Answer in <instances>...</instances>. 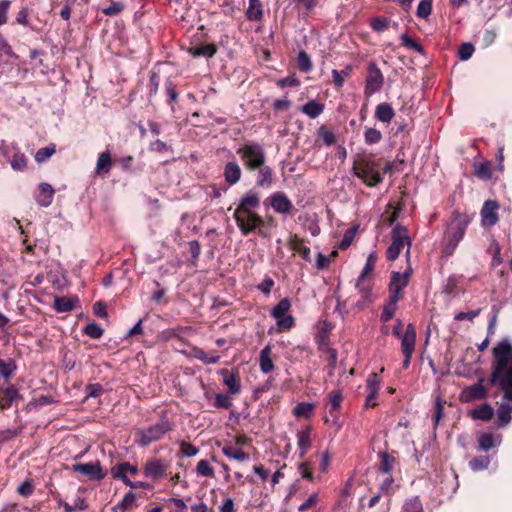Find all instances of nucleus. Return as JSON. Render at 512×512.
Returning a JSON list of instances; mask_svg holds the SVG:
<instances>
[{
  "instance_id": "aec40b11",
  "label": "nucleus",
  "mask_w": 512,
  "mask_h": 512,
  "mask_svg": "<svg viewBox=\"0 0 512 512\" xmlns=\"http://www.w3.org/2000/svg\"><path fill=\"white\" fill-rule=\"evenodd\" d=\"M256 171L258 172L256 186L265 189L271 188L274 183L273 169L264 163L263 166L261 168H257Z\"/></svg>"
},
{
  "instance_id": "423d86ee",
  "label": "nucleus",
  "mask_w": 512,
  "mask_h": 512,
  "mask_svg": "<svg viewBox=\"0 0 512 512\" xmlns=\"http://www.w3.org/2000/svg\"><path fill=\"white\" fill-rule=\"evenodd\" d=\"M392 243L387 248L386 258L394 261L398 258L404 245L411 246V239L408 235V229L400 224H396L391 232Z\"/></svg>"
},
{
  "instance_id": "6e6d98bb",
  "label": "nucleus",
  "mask_w": 512,
  "mask_h": 512,
  "mask_svg": "<svg viewBox=\"0 0 512 512\" xmlns=\"http://www.w3.org/2000/svg\"><path fill=\"white\" fill-rule=\"evenodd\" d=\"M376 261H377L376 254L374 252L370 253L367 257L364 268H363L361 274L359 275L358 279L366 280L367 276L374 270Z\"/></svg>"
},
{
  "instance_id": "e2e57ef3",
  "label": "nucleus",
  "mask_w": 512,
  "mask_h": 512,
  "mask_svg": "<svg viewBox=\"0 0 512 512\" xmlns=\"http://www.w3.org/2000/svg\"><path fill=\"white\" fill-rule=\"evenodd\" d=\"M474 51L475 48L471 43H463L459 47L458 57L462 61H467L472 57Z\"/></svg>"
},
{
  "instance_id": "13d9d810",
  "label": "nucleus",
  "mask_w": 512,
  "mask_h": 512,
  "mask_svg": "<svg viewBox=\"0 0 512 512\" xmlns=\"http://www.w3.org/2000/svg\"><path fill=\"white\" fill-rule=\"evenodd\" d=\"M84 334L92 339H99L104 334V329L96 323H89L84 328Z\"/></svg>"
},
{
  "instance_id": "c03bdc74",
  "label": "nucleus",
  "mask_w": 512,
  "mask_h": 512,
  "mask_svg": "<svg viewBox=\"0 0 512 512\" xmlns=\"http://www.w3.org/2000/svg\"><path fill=\"white\" fill-rule=\"evenodd\" d=\"M137 506L136 504V494L132 491L127 492L122 500L115 506V510L126 511L130 510L133 507Z\"/></svg>"
},
{
  "instance_id": "f8f14e48",
  "label": "nucleus",
  "mask_w": 512,
  "mask_h": 512,
  "mask_svg": "<svg viewBox=\"0 0 512 512\" xmlns=\"http://www.w3.org/2000/svg\"><path fill=\"white\" fill-rule=\"evenodd\" d=\"M169 463L162 458H151L143 466V474L154 480L161 479L167 475Z\"/></svg>"
},
{
  "instance_id": "f3484780",
  "label": "nucleus",
  "mask_w": 512,
  "mask_h": 512,
  "mask_svg": "<svg viewBox=\"0 0 512 512\" xmlns=\"http://www.w3.org/2000/svg\"><path fill=\"white\" fill-rule=\"evenodd\" d=\"M329 399V414L332 417V422L334 425H336L338 428H340L339 424V416L337 415V411L340 410L341 404L343 402V395L340 390H333L328 395Z\"/></svg>"
},
{
  "instance_id": "5fc2aeb1",
  "label": "nucleus",
  "mask_w": 512,
  "mask_h": 512,
  "mask_svg": "<svg viewBox=\"0 0 512 512\" xmlns=\"http://www.w3.org/2000/svg\"><path fill=\"white\" fill-rule=\"evenodd\" d=\"M10 164L15 171H24L27 167V157L24 153L17 152L12 156Z\"/></svg>"
},
{
  "instance_id": "09e8293b",
  "label": "nucleus",
  "mask_w": 512,
  "mask_h": 512,
  "mask_svg": "<svg viewBox=\"0 0 512 512\" xmlns=\"http://www.w3.org/2000/svg\"><path fill=\"white\" fill-rule=\"evenodd\" d=\"M56 152V145L54 143L49 144L46 147L40 148L35 154V161L37 163H43L49 159Z\"/></svg>"
},
{
  "instance_id": "5701e85b",
  "label": "nucleus",
  "mask_w": 512,
  "mask_h": 512,
  "mask_svg": "<svg viewBox=\"0 0 512 512\" xmlns=\"http://www.w3.org/2000/svg\"><path fill=\"white\" fill-rule=\"evenodd\" d=\"M224 179L227 184L235 185L242 177V170L236 161H229L224 166Z\"/></svg>"
},
{
  "instance_id": "39448f33",
  "label": "nucleus",
  "mask_w": 512,
  "mask_h": 512,
  "mask_svg": "<svg viewBox=\"0 0 512 512\" xmlns=\"http://www.w3.org/2000/svg\"><path fill=\"white\" fill-rule=\"evenodd\" d=\"M173 430V423L168 419L165 412L162 413L160 420L146 429L139 430L138 444L147 447L151 443L161 440L165 434Z\"/></svg>"
},
{
  "instance_id": "37998d69",
  "label": "nucleus",
  "mask_w": 512,
  "mask_h": 512,
  "mask_svg": "<svg viewBox=\"0 0 512 512\" xmlns=\"http://www.w3.org/2000/svg\"><path fill=\"white\" fill-rule=\"evenodd\" d=\"M16 363L13 359H0V376L8 381L16 370Z\"/></svg>"
},
{
  "instance_id": "473e14b6",
  "label": "nucleus",
  "mask_w": 512,
  "mask_h": 512,
  "mask_svg": "<svg viewBox=\"0 0 512 512\" xmlns=\"http://www.w3.org/2000/svg\"><path fill=\"white\" fill-rule=\"evenodd\" d=\"M324 104L319 103L315 100L308 101L306 104L300 107V111L310 117L311 119H315L320 116L324 111Z\"/></svg>"
},
{
  "instance_id": "4be33fe9",
  "label": "nucleus",
  "mask_w": 512,
  "mask_h": 512,
  "mask_svg": "<svg viewBox=\"0 0 512 512\" xmlns=\"http://www.w3.org/2000/svg\"><path fill=\"white\" fill-rule=\"evenodd\" d=\"M220 374L223 375V383L227 386L229 394H239L241 391V382L238 373L229 372L227 369H222Z\"/></svg>"
},
{
  "instance_id": "f03ea898",
  "label": "nucleus",
  "mask_w": 512,
  "mask_h": 512,
  "mask_svg": "<svg viewBox=\"0 0 512 512\" xmlns=\"http://www.w3.org/2000/svg\"><path fill=\"white\" fill-rule=\"evenodd\" d=\"M261 204V195L256 188H251L239 199L233 217L242 235L247 236L256 232L262 238H268L266 227H276L277 223L272 215L263 218L257 213Z\"/></svg>"
},
{
  "instance_id": "4468645a",
  "label": "nucleus",
  "mask_w": 512,
  "mask_h": 512,
  "mask_svg": "<svg viewBox=\"0 0 512 512\" xmlns=\"http://www.w3.org/2000/svg\"><path fill=\"white\" fill-rule=\"evenodd\" d=\"M499 208V204L494 200H487L485 201L482 209H481V220L482 225L485 227H492L494 226L498 220V213L497 210Z\"/></svg>"
},
{
  "instance_id": "cd10ccee",
  "label": "nucleus",
  "mask_w": 512,
  "mask_h": 512,
  "mask_svg": "<svg viewBox=\"0 0 512 512\" xmlns=\"http://www.w3.org/2000/svg\"><path fill=\"white\" fill-rule=\"evenodd\" d=\"M222 453L229 459H233L239 462L247 461L250 456L247 452L241 448H236L232 444H225L222 448Z\"/></svg>"
},
{
  "instance_id": "680f3d73",
  "label": "nucleus",
  "mask_w": 512,
  "mask_h": 512,
  "mask_svg": "<svg viewBox=\"0 0 512 512\" xmlns=\"http://www.w3.org/2000/svg\"><path fill=\"white\" fill-rule=\"evenodd\" d=\"M380 378L377 373L372 372L368 375L366 387L368 392L378 393L380 390Z\"/></svg>"
},
{
  "instance_id": "0e129e2a",
  "label": "nucleus",
  "mask_w": 512,
  "mask_h": 512,
  "mask_svg": "<svg viewBox=\"0 0 512 512\" xmlns=\"http://www.w3.org/2000/svg\"><path fill=\"white\" fill-rule=\"evenodd\" d=\"M124 7V4L121 2L111 1L108 7L102 9V13L109 17L116 16L124 10Z\"/></svg>"
},
{
  "instance_id": "864d4df0",
  "label": "nucleus",
  "mask_w": 512,
  "mask_h": 512,
  "mask_svg": "<svg viewBox=\"0 0 512 512\" xmlns=\"http://www.w3.org/2000/svg\"><path fill=\"white\" fill-rule=\"evenodd\" d=\"M318 136L325 146H331L336 142L335 134L324 125L319 127Z\"/></svg>"
},
{
  "instance_id": "49530a36",
  "label": "nucleus",
  "mask_w": 512,
  "mask_h": 512,
  "mask_svg": "<svg viewBox=\"0 0 512 512\" xmlns=\"http://www.w3.org/2000/svg\"><path fill=\"white\" fill-rule=\"evenodd\" d=\"M401 45L407 49L416 51L420 54H424V48L423 46L417 42L416 40L412 39L407 33L402 34L400 36Z\"/></svg>"
},
{
  "instance_id": "0eeeda50",
  "label": "nucleus",
  "mask_w": 512,
  "mask_h": 512,
  "mask_svg": "<svg viewBox=\"0 0 512 512\" xmlns=\"http://www.w3.org/2000/svg\"><path fill=\"white\" fill-rule=\"evenodd\" d=\"M468 224L469 218L467 215L459 212L453 213L451 222L447 228L449 246H452L453 249L464 237Z\"/></svg>"
},
{
  "instance_id": "7c9ffc66",
  "label": "nucleus",
  "mask_w": 512,
  "mask_h": 512,
  "mask_svg": "<svg viewBox=\"0 0 512 512\" xmlns=\"http://www.w3.org/2000/svg\"><path fill=\"white\" fill-rule=\"evenodd\" d=\"M311 430L312 428L307 426L297 434L298 448L300 450L301 457H304L308 449L311 447Z\"/></svg>"
},
{
  "instance_id": "79ce46f5",
  "label": "nucleus",
  "mask_w": 512,
  "mask_h": 512,
  "mask_svg": "<svg viewBox=\"0 0 512 512\" xmlns=\"http://www.w3.org/2000/svg\"><path fill=\"white\" fill-rule=\"evenodd\" d=\"M290 308V300L288 298H283L273 307L271 315L276 319H280L287 314Z\"/></svg>"
},
{
  "instance_id": "603ef678",
  "label": "nucleus",
  "mask_w": 512,
  "mask_h": 512,
  "mask_svg": "<svg viewBox=\"0 0 512 512\" xmlns=\"http://www.w3.org/2000/svg\"><path fill=\"white\" fill-rule=\"evenodd\" d=\"M196 473L200 476L213 478L215 476L214 468L207 460H200L196 465Z\"/></svg>"
},
{
  "instance_id": "58836bf2",
  "label": "nucleus",
  "mask_w": 512,
  "mask_h": 512,
  "mask_svg": "<svg viewBox=\"0 0 512 512\" xmlns=\"http://www.w3.org/2000/svg\"><path fill=\"white\" fill-rule=\"evenodd\" d=\"M110 474L113 479L121 480L126 486L130 481L126 470V462L118 463L111 467Z\"/></svg>"
},
{
  "instance_id": "bb28decb",
  "label": "nucleus",
  "mask_w": 512,
  "mask_h": 512,
  "mask_svg": "<svg viewBox=\"0 0 512 512\" xmlns=\"http://www.w3.org/2000/svg\"><path fill=\"white\" fill-rule=\"evenodd\" d=\"M111 167H112L111 153L108 150L100 153L97 158L96 173L98 175H107V174H109Z\"/></svg>"
},
{
  "instance_id": "de8ad7c7",
  "label": "nucleus",
  "mask_w": 512,
  "mask_h": 512,
  "mask_svg": "<svg viewBox=\"0 0 512 512\" xmlns=\"http://www.w3.org/2000/svg\"><path fill=\"white\" fill-rule=\"evenodd\" d=\"M490 464V457L487 455H480L472 458L469 461V467L473 471H481L488 468Z\"/></svg>"
},
{
  "instance_id": "e433bc0d",
  "label": "nucleus",
  "mask_w": 512,
  "mask_h": 512,
  "mask_svg": "<svg viewBox=\"0 0 512 512\" xmlns=\"http://www.w3.org/2000/svg\"><path fill=\"white\" fill-rule=\"evenodd\" d=\"M296 66L299 69V71L303 73H309L312 70L313 64L310 56L306 51L301 50L298 53L296 58Z\"/></svg>"
},
{
  "instance_id": "dca6fc26",
  "label": "nucleus",
  "mask_w": 512,
  "mask_h": 512,
  "mask_svg": "<svg viewBox=\"0 0 512 512\" xmlns=\"http://www.w3.org/2000/svg\"><path fill=\"white\" fill-rule=\"evenodd\" d=\"M355 287L361 294V298L356 303L357 307L363 309L373 302L371 281L357 279Z\"/></svg>"
},
{
  "instance_id": "4c0bfd02",
  "label": "nucleus",
  "mask_w": 512,
  "mask_h": 512,
  "mask_svg": "<svg viewBox=\"0 0 512 512\" xmlns=\"http://www.w3.org/2000/svg\"><path fill=\"white\" fill-rule=\"evenodd\" d=\"M398 302L399 301H396V300H393L390 298L387 299V302L384 305L382 313L380 315V320L382 322L386 323L394 317L395 312L398 309V305H397Z\"/></svg>"
},
{
  "instance_id": "ddd939ff",
  "label": "nucleus",
  "mask_w": 512,
  "mask_h": 512,
  "mask_svg": "<svg viewBox=\"0 0 512 512\" xmlns=\"http://www.w3.org/2000/svg\"><path fill=\"white\" fill-rule=\"evenodd\" d=\"M72 470L75 472H80L92 481H101L107 475V471L103 470L99 461L90 463H76L72 466Z\"/></svg>"
},
{
  "instance_id": "a18cd8bd",
  "label": "nucleus",
  "mask_w": 512,
  "mask_h": 512,
  "mask_svg": "<svg viewBox=\"0 0 512 512\" xmlns=\"http://www.w3.org/2000/svg\"><path fill=\"white\" fill-rule=\"evenodd\" d=\"M160 85V76L155 71H150L149 73V83L147 85L148 89V99L151 100L154 96L157 95L158 89Z\"/></svg>"
},
{
  "instance_id": "2eb2a0df",
  "label": "nucleus",
  "mask_w": 512,
  "mask_h": 512,
  "mask_svg": "<svg viewBox=\"0 0 512 512\" xmlns=\"http://www.w3.org/2000/svg\"><path fill=\"white\" fill-rule=\"evenodd\" d=\"M287 244L289 248L294 253H298L303 260L311 262V250L305 245L304 239L297 234H291L287 240Z\"/></svg>"
},
{
  "instance_id": "6e6552de",
  "label": "nucleus",
  "mask_w": 512,
  "mask_h": 512,
  "mask_svg": "<svg viewBox=\"0 0 512 512\" xmlns=\"http://www.w3.org/2000/svg\"><path fill=\"white\" fill-rule=\"evenodd\" d=\"M410 277L411 268L405 270L404 273L393 271L388 285V298L396 301L402 300L404 298V289L408 286Z\"/></svg>"
},
{
  "instance_id": "a211bd4d",
  "label": "nucleus",
  "mask_w": 512,
  "mask_h": 512,
  "mask_svg": "<svg viewBox=\"0 0 512 512\" xmlns=\"http://www.w3.org/2000/svg\"><path fill=\"white\" fill-rule=\"evenodd\" d=\"M21 398L22 397L19 394V391L15 385H9L6 388H1L0 389V409H2V410L9 409L15 400L21 399Z\"/></svg>"
},
{
  "instance_id": "a878e982",
  "label": "nucleus",
  "mask_w": 512,
  "mask_h": 512,
  "mask_svg": "<svg viewBox=\"0 0 512 512\" xmlns=\"http://www.w3.org/2000/svg\"><path fill=\"white\" fill-rule=\"evenodd\" d=\"M375 118L383 123H390L395 116V111L391 104L383 102L375 108Z\"/></svg>"
},
{
  "instance_id": "412c9836",
  "label": "nucleus",
  "mask_w": 512,
  "mask_h": 512,
  "mask_svg": "<svg viewBox=\"0 0 512 512\" xmlns=\"http://www.w3.org/2000/svg\"><path fill=\"white\" fill-rule=\"evenodd\" d=\"M401 206L394 207L391 203L388 204L387 209L381 214L378 227L385 229L394 225L399 217Z\"/></svg>"
},
{
  "instance_id": "bf43d9fd",
  "label": "nucleus",
  "mask_w": 512,
  "mask_h": 512,
  "mask_svg": "<svg viewBox=\"0 0 512 512\" xmlns=\"http://www.w3.org/2000/svg\"><path fill=\"white\" fill-rule=\"evenodd\" d=\"M233 403L231 401V398L227 394L223 393H217L215 395V401L214 406L218 409H230L232 407Z\"/></svg>"
},
{
  "instance_id": "6ab92c4d",
  "label": "nucleus",
  "mask_w": 512,
  "mask_h": 512,
  "mask_svg": "<svg viewBox=\"0 0 512 512\" xmlns=\"http://www.w3.org/2000/svg\"><path fill=\"white\" fill-rule=\"evenodd\" d=\"M402 353H414L416 345V329L413 324L409 323L405 333L400 337Z\"/></svg>"
},
{
  "instance_id": "ea45409f",
  "label": "nucleus",
  "mask_w": 512,
  "mask_h": 512,
  "mask_svg": "<svg viewBox=\"0 0 512 512\" xmlns=\"http://www.w3.org/2000/svg\"><path fill=\"white\" fill-rule=\"evenodd\" d=\"M478 450L487 452L496 446V439L492 433H483L478 439Z\"/></svg>"
},
{
  "instance_id": "f257e3e1",
  "label": "nucleus",
  "mask_w": 512,
  "mask_h": 512,
  "mask_svg": "<svg viewBox=\"0 0 512 512\" xmlns=\"http://www.w3.org/2000/svg\"><path fill=\"white\" fill-rule=\"evenodd\" d=\"M489 386H496L503 393L497 408V426L503 428L512 419V342L505 338L492 348Z\"/></svg>"
},
{
  "instance_id": "7ed1b4c3",
  "label": "nucleus",
  "mask_w": 512,
  "mask_h": 512,
  "mask_svg": "<svg viewBox=\"0 0 512 512\" xmlns=\"http://www.w3.org/2000/svg\"><path fill=\"white\" fill-rule=\"evenodd\" d=\"M379 161L368 156L359 157L353 163V173L368 187H374L382 183L383 176L379 171Z\"/></svg>"
},
{
  "instance_id": "052dcab7",
  "label": "nucleus",
  "mask_w": 512,
  "mask_h": 512,
  "mask_svg": "<svg viewBox=\"0 0 512 512\" xmlns=\"http://www.w3.org/2000/svg\"><path fill=\"white\" fill-rule=\"evenodd\" d=\"M390 20L385 17H375L371 20L370 26L376 32H383L389 28Z\"/></svg>"
},
{
  "instance_id": "f704fd0d",
  "label": "nucleus",
  "mask_w": 512,
  "mask_h": 512,
  "mask_svg": "<svg viewBox=\"0 0 512 512\" xmlns=\"http://www.w3.org/2000/svg\"><path fill=\"white\" fill-rule=\"evenodd\" d=\"M494 409L488 403H483L478 406L476 409L472 410L471 416L473 419H478L482 421H489L493 417Z\"/></svg>"
},
{
  "instance_id": "69168bd1",
  "label": "nucleus",
  "mask_w": 512,
  "mask_h": 512,
  "mask_svg": "<svg viewBox=\"0 0 512 512\" xmlns=\"http://www.w3.org/2000/svg\"><path fill=\"white\" fill-rule=\"evenodd\" d=\"M35 486L32 479L25 480L18 488L17 492L23 497H29L34 493Z\"/></svg>"
},
{
  "instance_id": "c756f323",
  "label": "nucleus",
  "mask_w": 512,
  "mask_h": 512,
  "mask_svg": "<svg viewBox=\"0 0 512 512\" xmlns=\"http://www.w3.org/2000/svg\"><path fill=\"white\" fill-rule=\"evenodd\" d=\"M271 354H272V349L269 345L264 347L260 351V355H259L260 370L265 374L270 373L274 369V364H273V361L271 358Z\"/></svg>"
},
{
  "instance_id": "9b49d317",
  "label": "nucleus",
  "mask_w": 512,
  "mask_h": 512,
  "mask_svg": "<svg viewBox=\"0 0 512 512\" xmlns=\"http://www.w3.org/2000/svg\"><path fill=\"white\" fill-rule=\"evenodd\" d=\"M264 205H270L278 214L290 215L294 210V205L288 196L281 191L275 192L267 197Z\"/></svg>"
},
{
  "instance_id": "a19ab883",
  "label": "nucleus",
  "mask_w": 512,
  "mask_h": 512,
  "mask_svg": "<svg viewBox=\"0 0 512 512\" xmlns=\"http://www.w3.org/2000/svg\"><path fill=\"white\" fill-rule=\"evenodd\" d=\"M165 93L167 95V104L171 106L173 110L174 104L178 102L179 93L176 89V84H174V82L169 79L165 82Z\"/></svg>"
},
{
  "instance_id": "1a4fd4ad",
  "label": "nucleus",
  "mask_w": 512,
  "mask_h": 512,
  "mask_svg": "<svg viewBox=\"0 0 512 512\" xmlns=\"http://www.w3.org/2000/svg\"><path fill=\"white\" fill-rule=\"evenodd\" d=\"M384 84V76L375 62H370L367 66V76L365 79L364 96L370 98L378 93Z\"/></svg>"
},
{
  "instance_id": "b1692460",
  "label": "nucleus",
  "mask_w": 512,
  "mask_h": 512,
  "mask_svg": "<svg viewBox=\"0 0 512 512\" xmlns=\"http://www.w3.org/2000/svg\"><path fill=\"white\" fill-rule=\"evenodd\" d=\"M218 51V47L214 43L209 44H202L195 47H190L188 49V52L190 55H192L194 58L197 57H206V58H212L216 55Z\"/></svg>"
},
{
  "instance_id": "72a5a7b5",
  "label": "nucleus",
  "mask_w": 512,
  "mask_h": 512,
  "mask_svg": "<svg viewBox=\"0 0 512 512\" xmlns=\"http://www.w3.org/2000/svg\"><path fill=\"white\" fill-rule=\"evenodd\" d=\"M246 17L250 21H262L263 5L260 0H249Z\"/></svg>"
},
{
  "instance_id": "8fccbe9b",
  "label": "nucleus",
  "mask_w": 512,
  "mask_h": 512,
  "mask_svg": "<svg viewBox=\"0 0 512 512\" xmlns=\"http://www.w3.org/2000/svg\"><path fill=\"white\" fill-rule=\"evenodd\" d=\"M402 512H424L419 497L415 496L407 499L402 507Z\"/></svg>"
},
{
  "instance_id": "4d7b16f0",
  "label": "nucleus",
  "mask_w": 512,
  "mask_h": 512,
  "mask_svg": "<svg viewBox=\"0 0 512 512\" xmlns=\"http://www.w3.org/2000/svg\"><path fill=\"white\" fill-rule=\"evenodd\" d=\"M432 4L433 0H421L416 11L417 17L426 19L432 12Z\"/></svg>"
},
{
  "instance_id": "3c124183",
  "label": "nucleus",
  "mask_w": 512,
  "mask_h": 512,
  "mask_svg": "<svg viewBox=\"0 0 512 512\" xmlns=\"http://www.w3.org/2000/svg\"><path fill=\"white\" fill-rule=\"evenodd\" d=\"M364 140L368 145L377 144L382 140V133L376 128L367 127L364 131Z\"/></svg>"
},
{
  "instance_id": "2f4dec72",
  "label": "nucleus",
  "mask_w": 512,
  "mask_h": 512,
  "mask_svg": "<svg viewBox=\"0 0 512 512\" xmlns=\"http://www.w3.org/2000/svg\"><path fill=\"white\" fill-rule=\"evenodd\" d=\"M39 189L40 195L37 199V202L42 207H48L53 201L55 190L48 183H41Z\"/></svg>"
},
{
  "instance_id": "20e7f679",
  "label": "nucleus",
  "mask_w": 512,
  "mask_h": 512,
  "mask_svg": "<svg viewBox=\"0 0 512 512\" xmlns=\"http://www.w3.org/2000/svg\"><path fill=\"white\" fill-rule=\"evenodd\" d=\"M244 168L249 172L256 171L266 163V151L262 144L256 141H248L242 144L237 150Z\"/></svg>"
},
{
  "instance_id": "774afa93",
  "label": "nucleus",
  "mask_w": 512,
  "mask_h": 512,
  "mask_svg": "<svg viewBox=\"0 0 512 512\" xmlns=\"http://www.w3.org/2000/svg\"><path fill=\"white\" fill-rule=\"evenodd\" d=\"M148 149L151 152L165 153L170 150L171 147L162 140L156 139L155 141L150 142Z\"/></svg>"
},
{
  "instance_id": "c9c22d12",
  "label": "nucleus",
  "mask_w": 512,
  "mask_h": 512,
  "mask_svg": "<svg viewBox=\"0 0 512 512\" xmlns=\"http://www.w3.org/2000/svg\"><path fill=\"white\" fill-rule=\"evenodd\" d=\"M315 405L309 402H300L293 408V414L297 418L310 419L314 413Z\"/></svg>"
},
{
  "instance_id": "9d476101",
  "label": "nucleus",
  "mask_w": 512,
  "mask_h": 512,
  "mask_svg": "<svg viewBox=\"0 0 512 512\" xmlns=\"http://www.w3.org/2000/svg\"><path fill=\"white\" fill-rule=\"evenodd\" d=\"M488 397V389L484 386V378L480 377L475 384L464 387L459 395L462 403L484 400Z\"/></svg>"
},
{
  "instance_id": "338daca9",
  "label": "nucleus",
  "mask_w": 512,
  "mask_h": 512,
  "mask_svg": "<svg viewBox=\"0 0 512 512\" xmlns=\"http://www.w3.org/2000/svg\"><path fill=\"white\" fill-rule=\"evenodd\" d=\"M475 175L480 179L488 180L491 178V165L489 162H484L476 167Z\"/></svg>"
},
{
  "instance_id": "c85d7f7f",
  "label": "nucleus",
  "mask_w": 512,
  "mask_h": 512,
  "mask_svg": "<svg viewBox=\"0 0 512 512\" xmlns=\"http://www.w3.org/2000/svg\"><path fill=\"white\" fill-rule=\"evenodd\" d=\"M379 471L383 474H391L394 465L397 463L396 458L386 451L379 452Z\"/></svg>"
},
{
  "instance_id": "393cba45",
  "label": "nucleus",
  "mask_w": 512,
  "mask_h": 512,
  "mask_svg": "<svg viewBox=\"0 0 512 512\" xmlns=\"http://www.w3.org/2000/svg\"><path fill=\"white\" fill-rule=\"evenodd\" d=\"M77 302V297L56 296L54 299L53 308L58 313L71 312L74 310Z\"/></svg>"
}]
</instances>
